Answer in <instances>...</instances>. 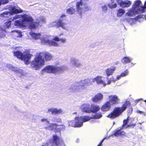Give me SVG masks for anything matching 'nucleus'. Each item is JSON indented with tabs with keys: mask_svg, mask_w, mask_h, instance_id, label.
Segmentation results:
<instances>
[{
	"mask_svg": "<svg viewBox=\"0 0 146 146\" xmlns=\"http://www.w3.org/2000/svg\"><path fill=\"white\" fill-rule=\"evenodd\" d=\"M130 105L129 102L127 101L123 105L122 107L115 108L114 111L108 115V117L112 119L118 117L126 109L127 106Z\"/></svg>",
	"mask_w": 146,
	"mask_h": 146,
	"instance_id": "nucleus-7",
	"label": "nucleus"
},
{
	"mask_svg": "<svg viewBox=\"0 0 146 146\" xmlns=\"http://www.w3.org/2000/svg\"><path fill=\"white\" fill-rule=\"evenodd\" d=\"M115 124V122H113V124L114 125V124Z\"/></svg>",
	"mask_w": 146,
	"mask_h": 146,
	"instance_id": "nucleus-57",
	"label": "nucleus"
},
{
	"mask_svg": "<svg viewBox=\"0 0 146 146\" xmlns=\"http://www.w3.org/2000/svg\"><path fill=\"white\" fill-rule=\"evenodd\" d=\"M121 77H121V75L120 76H117V77L116 79L115 80H113V81L114 82H115L116 80H119Z\"/></svg>",
	"mask_w": 146,
	"mask_h": 146,
	"instance_id": "nucleus-44",
	"label": "nucleus"
},
{
	"mask_svg": "<svg viewBox=\"0 0 146 146\" xmlns=\"http://www.w3.org/2000/svg\"><path fill=\"white\" fill-rule=\"evenodd\" d=\"M66 16V15L64 14L62 15L61 16V18L64 17Z\"/></svg>",
	"mask_w": 146,
	"mask_h": 146,
	"instance_id": "nucleus-49",
	"label": "nucleus"
},
{
	"mask_svg": "<svg viewBox=\"0 0 146 146\" xmlns=\"http://www.w3.org/2000/svg\"><path fill=\"white\" fill-rule=\"evenodd\" d=\"M125 12V10L123 9H119L117 11V15L120 16L123 15Z\"/></svg>",
	"mask_w": 146,
	"mask_h": 146,
	"instance_id": "nucleus-33",
	"label": "nucleus"
},
{
	"mask_svg": "<svg viewBox=\"0 0 146 146\" xmlns=\"http://www.w3.org/2000/svg\"><path fill=\"white\" fill-rule=\"evenodd\" d=\"M53 40L54 41H61L63 43H64L66 42V39L64 38H60V39L58 36H55L53 38Z\"/></svg>",
	"mask_w": 146,
	"mask_h": 146,
	"instance_id": "nucleus-35",
	"label": "nucleus"
},
{
	"mask_svg": "<svg viewBox=\"0 0 146 146\" xmlns=\"http://www.w3.org/2000/svg\"><path fill=\"white\" fill-rule=\"evenodd\" d=\"M115 67H112L108 68L106 70V73L108 76H109L112 74L114 71L115 70Z\"/></svg>",
	"mask_w": 146,
	"mask_h": 146,
	"instance_id": "nucleus-26",
	"label": "nucleus"
},
{
	"mask_svg": "<svg viewBox=\"0 0 146 146\" xmlns=\"http://www.w3.org/2000/svg\"><path fill=\"white\" fill-rule=\"evenodd\" d=\"M19 37H21L22 36V33L21 32H20L19 33Z\"/></svg>",
	"mask_w": 146,
	"mask_h": 146,
	"instance_id": "nucleus-47",
	"label": "nucleus"
},
{
	"mask_svg": "<svg viewBox=\"0 0 146 146\" xmlns=\"http://www.w3.org/2000/svg\"><path fill=\"white\" fill-rule=\"evenodd\" d=\"M137 113H139L140 114H142L143 115H146V114L145 112H144V111H140L139 110H137Z\"/></svg>",
	"mask_w": 146,
	"mask_h": 146,
	"instance_id": "nucleus-41",
	"label": "nucleus"
},
{
	"mask_svg": "<svg viewBox=\"0 0 146 146\" xmlns=\"http://www.w3.org/2000/svg\"><path fill=\"white\" fill-rule=\"evenodd\" d=\"M56 24L57 25L58 27H61L62 28H64V23H63L62 19L60 18L58 21L56 23Z\"/></svg>",
	"mask_w": 146,
	"mask_h": 146,
	"instance_id": "nucleus-32",
	"label": "nucleus"
},
{
	"mask_svg": "<svg viewBox=\"0 0 146 146\" xmlns=\"http://www.w3.org/2000/svg\"><path fill=\"white\" fill-rule=\"evenodd\" d=\"M76 112H75V113H74V114H76Z\"/></svg>",
	"mask_w": 146,
	"mask_h": 146,
	"instance_id": "nucleus-58",
	"label": "nucleus"
},
{
	"mask_svg": "<svg viewBox=\"0 0 146 146\" xmlns=\"http://www.w3.org/2000/svg\"><path fill=\"white\" fill-rule=\"evenodd\" d=\"M136 125V124L133 122L132 121H131L130 122H129V123L127 126L125 127V128H127L128 127H130L131 128H133Z\"/></svg>",
	"mask_w": 146,
	"mask_h": 146,
	"instance_id": "nucleus-34",
	"label": "nucleus"
},
{
	"mask_svg": "<svg viewBox=\"0 0 146 146\" xmlns=\"http://www.w3.org/2000/svg\"><path fill=\"white\" fill-rule=\"evenodd\" d=\"M111 83V81L110 80H109L108 81L107 84H110Z\"/></svg>",
	"mask_w": 146,
	"mask_h": 146,
	"instance_id": "nucleus-50",
	"label": "nucleus"
},
{
	"mask_svg": "<svg viewBox=\"0 0 146 146\" xmlns=\"http://www.w3.org/2000/svg\"><path fill=\"white\" fill-rule=\"evenodd\" d=\"M43 56L46 61L50 60L52 58L50 54L48 52L40 53L39 55H36L34 60L32 61L31 66L35 68L36 70L41 68L44 64V60L42 58Z\"/></svg>",
	"mask_w": 146,
	"mask_h": 146,
	"instance_id": "nucleus-3",
	"label": "nucleus"
},
{
	"mask_svg": "<svg viewBox=\"0 0 146 146\" xmlns=\"http://www.w3.org/2000/svg\"><path fill=\"white\" fill-rule=\"evenodd\" d=\"M106 139V137L104 138L103 139H102L100 142V143L98 144L97 146H102V143L104 142V140Z\"/></svg>",
	"mask_w": 146,
	"mask_h": 146,
	"instance_id": "nucleus-42",
	"label": "nucleus"
},
{
	"mask_svg": "<svg viewBox=\"0 0 146 146\" xmlns=\"http://www.w3.org/2000/svg\"><path fill=\"white\" fill-rule=\"evenodd\" d=\"M7 66L9 69H12L13 68H15L14 67H13L11 64H7Z\"/></svg>",
	"mask_w": 146,
	"mask_h": 146,
	"instance_id": "nucleus-45",
	"label": "nucleus"
},
{
	"mask_svg": "<svg viewBox=\"0 0 146 146\" xmlns=\"http://www.w3.org/2000/svg\"><path fill=\"white\" fill-rule=\"evenodd\" d=\"M100 108L98 105L92 104L90 106V113L92 112L94 113H96L100 109Z\"/></svg>",
	"mask_w": 146,
	"mask_h": 146,
	"instance_id": "nucleus-23",
	"label": "nucleus"
},
{
	"mask_svg": "<svg viewBox=\"0 0 146 146\" xmlns=\"http://www.w3.org/2000/svg\"><path fill=\"white\" fill-rule=\"evenodd\" d=\"M3 36L2 35H0V37H2Z\"/></svg>",
	"mask_w": 146,
	"mask_h": 146,
	"instance_id": "nucleus-56",
	"label": "nucleus"
},
{
	"mask_svg": "<svg viewBox=\"0 0 146 146\" xmlns=\"http://www.w3.org/2000/svg\"><path fill=\"white\" fill-rule=\"evenodd\" d=\"M132 59L127 57H124L122 60V62L124 64L127 63L131 62Z\"/></svg>",
	"mask_w": 146,
	"mask_h": 146,
	"instance_id": "nucleus-30",
	"label": "nucleus"
},
{
	"mask_svg": "<svg viewBox=\"0 0 146 146\" xmlns=\"http://www.w3.org/2000/svg\"><path fill=\"white\" fill-rule=\"evenodd\" d=\"M141 2L140 0L135 1L133 7L130 9L126 14L129 16L131 17L137 14L145 12L146 11V1L145 2L144 6L141 5Z\"/></svg>",
	"mask_w": 146,
	"mask_h": 146,
	"instance_id": "nucleus-4",
	"label": "nucleus"
},
{
	"mask_svg": "<svg viewBox=\"0 0 146 146\" xmlns=\"http://www.w3.org/2000/svg\"><path fill=\"white\" fill-rule=\"evenodd\" d=\"M80 108L83 112L87 113H90V106L89 104H83L81 106Z\"/></svg>",
	"mask_w": 146,
	"mask_h": 146,
	"instance_id": "nucleus-18",
	"label": "nucleus"
},
{
	"mask_svg": "<svg viewBox=\"0 0 146 146\" xmlns=\"http://www.w3.org/2000/svg\"><path fill=\"white\" fill-rule=\"evenodd\" d=\"M91 123H93L95 121L94 119L92 120L91 121Z\"/></svg>",
	"mask_w": 146,
	"mask_h": 146,
	"instance_id": "nucleus-51",
	"label": "nucleus"
},
{
	"mask_svg": "<svg viewBox=\"0 0 146 146\" xmlns=\"http://www.w3.org/2000/svg\"><path fill=\"white\" fill-rule=\"evenodd\" d=\"M54 121L58 122H60L61 121V119L58 118H55L54 119Z\"/></svg>",
	"mask_w": 146,
	"mask_h": 146,
	"instance_id": "nucleus-43",
	"label": "nucleus"
},
{
	"mask_svg": "<svg viewBox=\"0 0 146 146\" xmlns=\"http://www.w3.org/2000/svg\"><path fill=\"white\" fill-rule=\"evenodd\" d=\"M117 2L122 7H127L130 6L131 3V2L128 0L123 1L121 0H117Z\"/></svg>",
	"mask_w": 146,
	"mask_h": 146,
	"instance_id": "nucleus-17",
	"label": "nucleus"
},
{
	"mask_svg": "<svg viewBox=\"0 0 146 146\" xmlns=\"http://www.w3.org/2000/svg\"><path fill=\"white\" fill-rule=\"evenodd\" d=\"M12 70L15 72L17 76L19 77H21L24 74V72L23 70L18 68H13Z\"/></svg>",
	"mask_w": 146,
	"mask_h": 146,
	"instance_id": "nucleus-22",
	"label": "nucleus"
},
{
	"mask_svg": "<svg viewBox=\"0 0 146 146\" xmlns=\"http://www.w3.org/2000/svg\"><path fill=\"white\" fill-rule=\"evenodd\" d=\"M102 8V11L104 13H106L108 11V6L106 5H102L101 7Z\"/></svg>",
	"mask_w": 146,
	"mask_h": 146,
	"instance_id": "nucleus-36",
	"label": "nucleus"
},
{
	"mask_svg": "<svg viewBox=\"0 0 146 146\" xmlns=\"http://www.w3.org/2000/svg\"><path fill=\"white\" fill-rule=\"evenodd\" d=\"M102 117V115L101 113H97L93 116L92 118L94 119H99L101 118Z\"/></svg>",
	"mask_w": 146,
	"mask_h": 146,
	"instance_id": "nucleus-37",
	"label": "nucleus"
},
{
	"mask_svg": "<svg viewBox=\"0 0 146 146\" xmlns=\"http://www.w3.org/2000/svg\"><path fill=\"white\" fill-rule=\"evenodd\" d=\"M110 105L109 102H107L101 108L102 110L103 111H106L109 110L110 107Z\"/></svg>",
	"mask_w": 146,
	"mask_h": 146,
	"instance_id": "nucleus-24",
	"label": "nucleus"
},
{
	"mask_svg": "<svg viewBox=\"0 0 146 146\" xmlns=\"http://www.w3.org/2000/svg\"><path fill=\"white\" fill-rule=\"evenodd\" d=\"M4 9H9L10 12H11L12 14L15 13H21L23 11L20 8L17 9L15 7H12L10 5L6 6L3 8Z\"/></svg>",
	"mask_w": 146,
	"mask_h": 146,
	"instance_id": "nucleus-12",
	"label": "nucleus"
},
{
	"mask_svg": "<svg viewBox=\"0 0 146 146\" xmlns=\"http://www.w3.org/2000/svg\"><path fill=\"white\" fill-rule=\"evenodd\" d=\"M79 139H77L76 141V142L77 143H79Z\"/></svg>",
	"mask_w": 146,
	"mask_h": 146,
	"instance_id": "nucleus-52",
	"label": "nucleus"
},
{
	"mask_svg": "<svg viewBox=\"0 0 146 146\" xmlns=\"http://www.w3.org/2000/svg\"><path fill=\"white\" fill-rule=\"evenodd\" d=\"M124 27L125 28V26H124Z\"/></svg>",
	"mask_w": 146,
	"mask_h": 146,
	"instance_id": "nucleus-59",
	"label": "nucleus"
},
{
	"mask_svg": "<svg viewBox=\"0 0 146 146\" xmlns=\"http://www.w3.org/2000/svg\"><path fill=\"white\" fill-rule=\"evenodd\" d=\"M65 69L64 66H55L53 65H48L44 68L41 72V74L43 75L44 72L48 73H56L63 71Z\"/></svg>",
	"mask_w": 146,
	"mask_h": 146,
	"instance_id": "nucleus-8",
	"label": "nucleus"
},
{
	"mask_svg": "<svg viewBox=\"0 0 146 146\" xmlns=\"http://www.w3.org/2000/svg\"><path fill=\"white\" fill-rule=\"evenodd\" d=\"M111 2L108 5V7L111 9L117 7V4L116 3L113 4L114 2V0H111Z\"/></svg>",
	"mask_w": 146,
	"mask_h": 146,
	"instance_id": "nucleus-31",
	"label": "nucleus"
},
{
	"mask_svg": "<svg viewBox=\"0 0 146 146\" xmlns=\"http://www.w3.org/2000/svg\"><path fill=\"white\" fill-rule=\"evenodd\" d=\"M92 80L93 82H96L98 84H102L104 86H105L106 85V84L102 80L101 77L98 76L92 79Z\"/></svg>",
	"mask_w": 146,
	"mask_h": 146,
	"instance_id": "nucleus-21",
	"label": "nucleus"
},
{
	"mask_svg": "<svg viewBox=\"0 0 146 146\" xmlns=\"http://www.w3.org/2000/svg\"><path fill=\"white\" fill-rule=\"evenodd\" d=\"M1 6V5H0V6Z\"/></svg>",
	"mask_w": 146,
	"mask_h": 146,
	"instance_id": "nucleus-60",
	"label": "nucleus"
},
{
	"mask_svg": "<svg viewBox=\"0 0 146 146\" xmlns=\"http://www.w3.org/2000/svg\"><path fill=\"white\" fill-rule=\"evenodd\" d=\"M13 53L14 55L18 58L24 60L27 64H29V60L33 56L32 54H30L28 52H25L23 53L19 50L14 52Z\"/></svg>",
	"mask_w": 146,
	"mask_h": 146,
	"instance_id": "nucleus-9",
	"label": "nucleus"
},
{
	"mask_svg": "<svg viewBox=\"0 0 146 146\" xmlns=\"http://www.w3.org/2000/svg\"><path fill=\"white\" fill-rule=\"evenodd\" d=\"M71 62L72 65L76 67H79L80 65V64L78 60L76 59L71 58Z\"/></svg>",
	"mask_w": 146,
	"mask_h": 146,
	"instance_id": "nucleus-25",
	"label": "nucleus"
},
{
	"mask_svg": "<svg viewBox=\"0 0 146 146\" xmlns=\"http://www.w3.org/2000/svg\"><path fill=\"white\" fill-rule=\"evenodd\" d=\"M48 112H51L52 115H56L58 114H63L64 112L62 109H57L56 108H52L48 109Z\"/></svg>",
	"mask_w": 146,
	"mask_h": 146,
	"instance_id": "nucleus-16",
	"label": "nucleus"
},
{
	"mask_svg": "<svg viewBox=\"0 0 146 146\" xmlns=\"http://www.w3.org/2000/svg\"><path fill=\"white\" fill-rule=\"evenodd\" d=\"M128 74V71L127 70L125 71L124 72L122 73L121 74V76L123 77L126 76Z\"/></svg>",
	"mask_w": 146,
	"mask_h": 146,
	"instance_id": "nucleus-40",
	"label": "nucleus"
},
{
	"mask_svg": "<svg viewBox=\"0 0 146 146\" xmlns=\"http://www.w3.org/2000/svg\"><path fill=\"white\" fill-rule=\"evenodd\" d=\"M22 18V19H20L15 21V25L16 26H24L25 25H29V28H34L37 25L36 22H32L33 19L32 17L29 15L26 14L23 15H16L13 17V21H14L18 18Z\"/></svg>",
	"mask_w": 146,
	"mask_h": 146,
	"instance_id": "nucleus-1",
	"label": "nucleus"
},
{
	"mask_svg": "<svg viewBox=\"0 0 146 146\" xmlns=\"http://www.w3.org/2000/svg\"><path fill=\"white\" fill-rule=\"evenodd\" d=\"M87 0H81L80 2L77 3L76 9L73 7H70L66 9L67 13L72 15L75 13L76 11H77L81 17L83 13L91 10V8L87 4Z\"/></svg>",
	"mask_w": 146,
	"mask_h": 146,
	"instance_id": "nucleus-2",
	"label": "nucleus"
},
{
	"mask_svg": "<svg viewBox=\"0 0 146 146\" xmlns=\"http://www.w3.org/2000/svg\"><path fill=\"white\" fill-rule=\"evenodd\" d=\"M15 31L16 33H17V32H18V31Z\"/></svg>",
	"mask_w": 146,
	"mask_h": 146,
	"instance_id": "nucleus-55",
	"label": "nucleus"
},
{
	"mask_svg": "<svg viewBox=\"0 0 146 146\" xmlns=\"http://www.w3.org/2000/svg\"><path fill=\"white\" fill-rule=\"evenodd\" d=\"M41 121L44 122L43 123L44 124L48 126L47 127H46L45 128L50 130L53 129L54 128H55L57 125L55 123H51L48 125L49 124V121L46 119H41Z\"/></svg>",
	"mask_w": 146,
	"mask_h": 146,
	"instance_id": "nucleus-13",
	"label": "nucleus"
},
{
	"mask_svg": "<svg viewBox=\"0 0 146 146\" xmlns=\"http://www.w3.org/2000/svg\"><path fill=\"white\" fill-rule=\"evenodd\" d=\"M47 36H44L42 39V42L50 46H58V44L56 42L50 40L47 38Z\"/></svg>",
	"mask_w": 146,
	"mask_h": 146,
	"instance_id": "nucleus-14",
	"label": "nucleus"
},
{
	"mask_svg": "<svg viewBox=\"0 0 146 146\" xmlns=\"http://www.w3.org/2000/svg\"><path fill=\"white\" fill-rule=\"evenodd\" d=\"M129 116H128L127 119H125L123 121V124L121 127H119L114 131L113 135L115 136H118L120 135H124L125 133L122 130L128 125V123L129 120Z\"/></svg>",
	"mask_w": 146,
	"mask_h": 146,
	"instance_id": "nucleus-11",
	"label": "nucleus"
},
{
	"mask_svg": "<svg viewBox=\"0 0 146 146\" xmlns=\"http://www.w3.org/2000/svg\"><path fill=\"white\" fill-rule=\"evenodd\" d=\"M103 95L100 93H99L92 98V100L94 102H98L101 101L103 99Z\"/></svg>",
	"mask_w": 146,
	"mask_h": 146,
	"instance_id": "nucleus-19",
	"label": "nucleus"
},
{
	"mask_svg": "<svg viewBox=\"0 0 146 146\" xmlns=\"http://www.w3.org/2000/svg\"><path fill=\"white\" fill-rule=\"evenodd\" d=\"M141 100H143L141 98V99H139L137 100H136L135 101V102L136 103H138L139 101H140Z\"/></svg>",
	"mask_w": 146,
	"mask_h": 146,
	"instance_id": "nucleus-46",
	"label": "nucleus"
},
{
	"mask_svg": "<svg viewBox=\"0 0 146 146\" xmlns=\"http://www.w3.org/2000/svg\"><path fill=\"white\" fill-rule=\"evenodd\" d=\"M11 12L10 11H5L1 14L0 16L3 17H8L10 15H13V14H11Z\"/></svg>",
	"mask_w": 146,
	"mask_h": 146,
	"instance_id": "nucleus-28",
	"label": "nucleus"
},
{
	"mask_svg": "<svg viewBox=\"0 0 146 146\" xmlns=\"http://www.w3.org/2000/svg\"><path fill=\"white\" fill-rule=\"evenodd\" d=\"M143 101L146 103V100H143Z\"/></svg>",
	"mask_w": 146,
	"mask_h": 146,
	"instance_id": "nucleus-54",
	"label": "nucleus"
},
{
	"mask_svg": "<svg viewBox=\"0 0 146 146\" xmlns=\"http://www.w3.org/2000/svg\"><path fill=\"white\" fill-rule=\"evenodd\" d=\"M46 145V146H65L62 139L56 135H53L52 138L48 141Z\"/></svg>",
	"mask_w": 146,
	"mask_h": 146,
	"instance_id": "nucleus-10",
	"label": "nucleus"
},
{
	"mask_svg": "<svg viewBox=\"0 0 146 146\" xmlns=\"http://www.w3.org/2000/svg\"><path fill=\"white\" fill-rule=\"evenodd\" d=\"M144 17H145L146 20V15H137L135 18V19H129L128 20L129 23L131 25H133L136 22V20H138L140 18H143V16Z\"/></svg>",
	"mask_w": 146,
	"mask_h": 146,
	"instance_id": "nucleus-20",
	"label": "nucleus"
},
{
	"mask_svg": "<svg viewBox=\"0 0 146 146\" xmlns=\"http://www.w3.org/2000/svg\"><path fill=\"white\" fill-rule=\"evenodd\" d=\"M32 37L35 39H37L40 38L41 34L40 33H34L31 32L30 33Z\"/></svg>",
	"mask_w": 146,
	"mask_h": 146,
	"instance_id": "nucleus-29",
	"label": "nucleus"
},
{
	"mask_svg": "<svg viewBox=\"0 0 146 146\" xmlns=\"http://www.w3.org/2000/svg\"><path fill=\"white\" fill-rule=\"evenodd\" d=\"M45 18L44 17L41 16L40 17V21H38L37 22H34L33 21H33H32V22H36V23L38 25L35 26V27L34 28H30V29H35V28H36L37 26L39 25L40 24V23H41V22H42V23H44L45 22Z\"/></svg>",
	"mask_w": 146,
	"mask_h": 146,
	"instance_id": "nucleus-27",
	"label": "nucleus"
},
{
	"mask_svg": "<svg viewBox=\"0 0 146 146\" xmlns=\"http://www.w3.org/2000/svg\"><path fill=\"white\" fill-rule=\"evenodd\" d=\"M9 2V0H0V5L2 4H5L8 3Z\"/></svg>",
	"mask_w": 146,
	"mask_h": 146,
	"instance_id": "nucleus-38",
	"label": "nucleus"
},
{
	"mask_svg": "<svg viewBox=\"0 0 146 146\" xmlns=\"http://www.w3.org/2000/svg\"><path fill=\"white\" fill-rule=\"evenodd\" d=\"M62 127L64 129L65 128V127L64 126H62Z\"/></svg>",
	"mask_w": 146,
	"mask_h": 146,
	"instance_id": "nucleus-53",
	"label": "nucleus"
},
{
	"mask_svg": "<svg viewBox=\"0 0 146 146\" xmlns=\"http://www.w3.org/2000/svg\"><path fill=\"white\" fill-rule=\"evenodd\" d=\"M109 98L110 99L108 102H109L110 104L113 105L119 103V100L117 95H111L109 96Z\"/></svg>",
	"mask_w": 146,
	"mask_h": 146,
	"instance_id": "nucleus-15",
	"label": "nucleus"
},
{
	"mask_svg": "<svg viewBox=\"0 0 146 146\" xmlns=\"http://www.w3.org/2000/svg\"><path fill=\"white\" fill-rule=\"evenodd\" d=\"M132 109L131 110H128V113H129V112H130V114H131V113H132Z\"/></svg>",
	"mask_w": 146,
	"mask_h": 146,
	"instance_id": "nucleus-48",
	"label": "nucleus"
},
{
	"mask_svg": "<svg viewBox=\"0 0 146 146\" xmlns=\"http://www.w3.org/2000/svg\"><path fill=\"white\" fill-rule=\"evenodd\" d=\"M11 25V21H9L6 22L5 23V27L7 28H9Z\"/></svg>",
	"mask_w": 146,
	"mask_h": 146,
	"instance_id": "nucleus-39",
	"label": "nucleus"
},
{
	"mask_svg": "<svg viewBox=\"0 0 146 146\" xmlns=\"http://www.w3.org/2000/svg\"><path fill=\"white\" fill-rule=\"evenodd\" d=\"M92 79H86L71 85L69 88L71 92H73L76 91H80L93 84Z\"/></svg>",
	"mask_w": 146,
	"mask_h": 146,
	"instance_id": "nucleus-5",
	"label": "nucleus"
},
{
	"mask_svg": "<svg viewBox=\"0 0 146 146\" xmlns=\"http://www.w3.org/2000/svg\"><path fill=\"white\" fill-rule=\"evenodd\" d=\"M91 119V118L88 116L76 117L75 120L71 121L69 122V125L75 127H81L83 125L84 122L88 121Z\"/></svg>",
	"mask_w": 146,
	"mask_h": 146,
	"instance_id": "nucleus-6",
	"label": "nucleus"
}]
</instances>
